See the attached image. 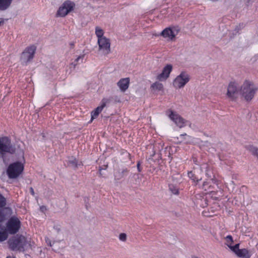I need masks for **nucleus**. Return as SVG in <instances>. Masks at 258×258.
Segmentation results:
<instances>
[{"mask_svg":"<svg viewBox=\"0 0 258 258\" xmlns=\"http://www.w3.org/2000/svg\"><path fill=\"white\" fill-rule=\"evenodd\" d=\"M21 225L20 219L15 215L0 218V242L6 240L9 234L14 235L19 232Z\"/></svg>","mask_w":258,"mask_h":258,"instance_id":"nucleus-1","label":"nucleus"},{"mask_svg":"<svg viewBox=\"0 0 258 258\" xmlns=\"http://www.w3.org/2000/svg\"><path fill=\"white\" fill-rule=\"evenodd\" d=\"M9 248L13 251L24 252L31 247L30 241L22 235L17 234L8 241Z\"/></svg>","mask_w":258,"mask_h":258,"instance_id":"nucleus-2","label":"nucleus"},{"mask_svg":"<svg viewBox=\"0 0 258 258\" xmlns=\"http://www.w3.org/2000/svg\"><path fill=\"white\" fill-rule=\"evenodd\" d=\"M257 90V88L252 82L245 80L240 87V94L246 101H249L254 97Z\"/></svg>","mask_w":258,"mask_h":258,"instance_id":"nucleus-3","label":"nucleus"},{"mask_svg":"<svg viewBox=\"0 0 258 258\" xmlns=\"http://www.w3.org/2000/svg\"><path fill=\"white\" fill-rule=\"evenodd\" d=\"M16 152V148L12 144L11 140L7 137L0 138V158L6 161L5 154L6 153L13 154Z\"/></svg>","mask_w":258,"mask_h":258,"instance_id":"nucleus-4","label":"nucleus"},{"mask_svg":"<svg viewBox=\"0 0 258 258\" xmlns=\"http://www.w3.org/2000/svg\"><path fill=\"white\" fill-rule=\"evenodd\" d=\"M24 170L23 164L20 162L10 164L7 168V174L10 179L17 178Z\"/></svg>","mask_w":258,"mask_h":258,"instance_id":"nucleus-5","label":"nucleus"},{"mask_svg":"<svg viewBox=\"0 0 258 258\" xmlns=\"http://www.w3.org/2000/svg\"><path fill=\"white\" fill-rule=\"evenodd\" d=\"M240 93L239 87L238 84L235 82H231L228 87L226 96L232 101H235L238 98Z\"/></svg>","mask_w":258,"mask_h":258,"instance_id":"nucleus-6","label":"nucleus"},{"mask_svg":"<svg viewBox=\"0 0 258 258\" xmlns=\"http://www.w3.org/2000/svg\"><path fill=\"white\" fill-rule=\"evenodd\" d=\"M189 76L186 72H182L174 79L173 85L176 88H183L189 82Z\"/></svg>","mask_w":258,"mask_h":258,"instance_id":"nucleus-7","label":"nucleus"},{"mask_svg":"<svg viewBox=\"0 0 258 258\" xmlns=\"http://www.w3.org/2000/svg\"><path fill=\"white\" fill-rule=\"evenodd\" d=\"M6 199L0 194V218L13 215V210L10 207H6Z\"/></svg>","mask_w":258,"mask_h":258,"instance_id":"nucleus-8","label":"nucleus"},{"mask_svg":"<svg viewBox=\"0 0 258 258\" xmlns=\"http://www.w3.org/2000/svg\"><path fill=\"white\" fill-rule=\"evenodd\" d=\"M75 4L71 1L65 2L57 11V15L60 17L66 16L69 12L74 10Z\"/></svg>","mask_w":258,"mask_h":258,"instance_id":"nucleus-9","label":"nucleus"},{"mask_svg":"<svg viewBox=\"0 0 258 258\" xmlns=\"http://www.w3.org/2000/svg\"><path fill=\"white\" fill-rule=\"evenodd\" d=\"M99 50L104 55L109 54L110 52V41L109 39L105 38H100L98 40Z\"/></svg>","mask_w":258,"mask_h":258,"instance_id":"nucleus-10","label":"nucleus"},{"mask_svg":"<svg viewBox=\"0 0 258 258\" xmlns=\"http://www.w3.org/2000/svg\"><path fill=\"white\" fill-rule=\"evenodd\" d=\"M36 48V47L34 45L26 48L22 53L21 56L22 61L26 63L31 60L34 57Z\"/></svg>","mask_w":258,"mask_h":258,"instance_id":"nucleus-11","label":"nucleus"},{"mask_svg":"<svg viewBox=\"0 0 258 258\" xmlns=\"http://www.w3.org/2000/svg\"><path fill=\"white\" fill-rule=\"evenodd\" d=\"M167 112H170V114L168 115L169 117L180 128L185 126L187 122V121L184 120L183 118L178 114H175L172 110H169L167 111Z\"/></svg>","mask_w":258,"mask_h":258,"instance_id":"nucleus-12","label":"nucleus"},{"mask_svg":"<svg viewBox=\"0 0 258 258\" xmlns=\"http://www.w3.org/2000/svg\"><path fill=\"white\" fill-rule=\"evenodd\" d=\"M112 100V97L109 98H103L101 101V105L97 107L94 110L91 112V121L97 117L99 113L102 110L107 103H110Z\"/></svg>","mask_w":258,"mask_h":258,"instance_id":"nucleus-13","label":"nucleus"},{"mask_svg":"<svg viewBox=\"0 0 258 258\" xmlns=\"http://www.w3.org/2000/svg\"><path fill=\"white\" fill-rule=\"evenodd\" d=\"M203 172L201 168H195L193 171L188 172V177L194 181L198 182L202 179Z\"/></svg>","mask_w":258,"mask_h":258,"instance_id":"nucleus-14","label":"nucleus"},{"mask_svg":"<svg viewBox=\"0 0 258 258\" xmlns=\"http://www.w3.org/2000/svg\"><path fill=\"white\" fill-rule=\"evenodd\" d=\"M172 66L171 64H167L163 69L162 72L157 76V79L159 81L166 80L169 76L172 71Z\"/></svg>","mask_w":258,"mask_h":258,"instance_id":"nucleus-15","label":"nucleus"},{"mask_svg":"<svg viewBox=\"0 0 258 258\" xmlns=\"http://www.w3.org/2000/svg\"><path fill=\"white\" fill-rule=\"evenodd\" d=\"M117 84L120 91L124 92L129 87L130 79L128 78L121 79Z\"/></svg>","mask_w":258,"mask_h":258,"instance_id":"nucleus-16","label":"nucleus"},{"mask_svg":"<svg viewBox=\"0 0 258 258\" xmlns=\"http://www.w3.org/2000/svg\"><path fill=\"white\" fill-rule=\"evenodd\" d=\"M164 37H168L170 40H172L175 36L174 30L170 28H166L160 34Z\"/></svg>","mask_w":258,"mask_h":258,"instance_id":"nucleus-17","label":"nucleus"},{"mask_svg":"<svg viewBox=\"0 0 258 258\" xmlns=\"http://www.w3.org/2000/svg\"><path fill=\"white\" fill-rule=\"evenodd\" d=\"M191 137L189 136H187L186 134H180L179 137H177L176 139L178 141H177L176 143L180 144L182 141H185V143L186 144H189L190 142V139Z\"/></svg>","mask_w":258,"mask_h":258,"instance_id":"nucleus-18","label":"nucleus"},{"mask_svg":"<svg viewBox=\"0 0 258 258\" xmlns=\"http://www.w3.org/2000/svg\"><path fill=\"white\" fill-rule=\"evenodd\" d=\"M236 255L241 258H250L251 255L249 251L246 248L241 249L240 250H238Z\"/></svg>","mask_w":258,"mask_h":258,"instance_id":"nucleus-19","label":"nucleus"},{"mask_svg":"<svg viewBox=\"0 0 258 258\" xmlns=\"http://www.w3.org/2000/svg\"><path fill=\"white\" fill-rule=\"evenodd\" d=\"M13 0H0V10H7L11 5Z\"/></svg>","mask_w":258,"mask_h":258,"instance_id":"nucleus-20","label":"nucleus"},{"mask_svg":"<svg viewBox=\"0 0 258 258\" xmlns=\"http://www.w3.org/2000/svg\"><path fill=\"white\" fill-rule=\"evenodd\" d=\"M151 89L153 91H162L163 90V86L162 84L156 82L152 84Z\"/></svg>","mask_w":258,"mask_h":258,"instance_id":"nucleus-21","label":"nucleus"},{"mask_svg":"<svg viewBox=\"0 0 258 258\" xmlns=\"http://www.w3.org/2000/svg\"><path fill=\"white\" fill-rule=\"evenodd\" d=\"M78 165H79L78 163L77 160L75 158L71 157L69 158L68 161V166H70L74 168H77Z\"/></svg>","mask_w":258,"mask_h":258,"instance_id":"nucleus-22","label":"nucleus"},{"mask_svg":"<svg viewBox=\"0 0 258 258\" xmlns=\"http://www.w3.org/2000/svg\"><path fill=\"white\" fill-rule=\"evenodd\" d=\"M211 187H213V186L210 185L209 182L207 181H205L202 185V189L207 191V193L213 192V190L210 189Z\"/></svg>","mask_w":258,"mask_h":258,"instance_id":"nucleus-23","label":"nucleus"},{"mask_svg":"<svg viewBox=\"0 0 258 258\" xmlns=\"http://www.w3.org/2000/svg\"><path fill=\"white\" fill-rule=\"evenodd\" d=\"M95 34L98 38V40L100 38L106 37L105 36H103V34H104L103 30L98 27H97L95 29Z\"/></svg>","mask_w":258,"mask_h":258,"instance_id":"nucleus-24","label":"nucleus"},{"mask_svg":"<svg viewBox=\"0 0 258 258\" xmlns=\"http://www.w3.org/2000/svg\"><path fill=\"white\" fill-rule=\"evenodd\" d=\"M196 203L198 204H200L201 206L204 207L207 205V199L204 197H202V199L201 200L200 199L197 198Z\"/></svg>","mask_w":258,"mask_h":258,"instance_id":"nucleus-25","label":"nucleus"},{"mask_svg":"<svg viewBox=\"0 0 258 258\" xmlns=\"http://www.w3.org/2000/svg\"><path fill=\"white\" fill-rule=\"evenodd\" d=\"M248 150L254 156H256L258 158V148L254 147L253 146H249Z\"/></svg>","mask_w":258,"mask_h":258,"instance_id":"nucleus-26","label":"nucleus"},{"mask_svg":"<svg viewBox=\"0 0 258 258\" xmlns=\"http://www.w3.org/2000/svg\"><path fill=\"white\" fill-rule=\"evenodd\" d=\"M210 193L212 194V197L216 200L222 196V190L219 189V190H217L216 191L213 190V192Z\"/></svg>","mask_w":258,"mask_h":258,"instance_id":"nucleus-27","label":"nucleus"},{"mask_svg":"<svg viewBox=\"0 0 258 258\" xmlns=\"http://www.w3.org/2000/svg\"><path fill=\"white\" fill-rule=\"evenodd\" d=\"M169 189L171 191V192L174 195L178 194V188L175 186L173 184H170L169 185Z\"/></svg>","mask_w":258,"mask_h":258,"instance_id":"nucleus-28","label":"nucleus"},{"mask_svg":"<svg viewBox=\"0 0 258 258\" xmlns=\"http://www.w3.org/2000/svg\"><path fill=\"white\" fill-rule=\"evenodd\" d=\"M229 247L233 251L235 254H236L238 252V250H240L241 249L239 248V244L237 243L235 244L234 246H231L229 245H228Z\"/></svg>","mask_w":258,"mask_h":258,"instance_id":"nucleus-29","label":"nucleus"},{"mask_svg":"<svg viewBox=\"0 0 258 258\" xmlns=\"http://www.w3.org/2000/svg\"><path fill=\"white\" fill-rule=\"evenodd\" d=\"M126 234L124 233H121L119 235V239L120 240L125 242L126 240Z\"/></svg>","mask_w":258,"mask_h":258,"instance_id":"nucleus-30","label":"nucleus"},{"mask_svg":"<svg viewBox=\"0 0 258 258\" xmlns=\"http://www.w3.org/2000/svg\"><path fill=\"white\" fill-rule=\"evenodd\" d=\"M114 176L116 179L119 180L123 177V175L120 171H118L115 173Z\"/></svg>","mask_w":258,"mask_h":258,"instance_id":"nucleus-31","label":"nucleus"},{"mask_svg":"<svg viewBox=\"0 0 258 258\" xmlns=\"http://www.w3.org/2000/svg\"><path fill=\"white\" fill-rule=\"evenodd\" d=\"M107 168V165H104L102 166L99 167V173L100 175H101V170H105Z\"/></svg>","mask_w":258,"mask_h":258,"instance_id":"nucleus-32","label":"nucleus"},{"mask_svg":"<svg viewBox=\"0 0 258 258\" xmlns=\"http://www.w3.org/2000/svg\"><path fill=\"white\" fill-rule=\"evenodd\" d=\"M226 240L227 242H230L231 243H232L233 242L232 237L230 235H228L226 237Z\"/></svg>","mask_w":258,"mask_h":258,"instance_id":"nucleus-33","label":"nucleus"},{"mask_svg":"<svg viewBox=\"0 0 258 258\" xmlns=\"http://www.w3.org/2000/svg\"><path fill=\"white\" fill-rule=\"evenodd\" d=\"M140 166H141L140 162L138 161L137 163V165L138 172H141L142 171V168H141Z\"/></svg>","mask_w":258,"mask_h":258,"instance_id":"nucleus-34","label":"nucleus"},{"mask_svg":"<svg viewBox=\"0 0 258 258\" xmlns=\"http://www.w3.org/2000/svg\"><path fill=\"white\" fill-rule=\"evenodd\" d=\"M228 186H229L231 188H234V183L233 182V181H229V182L228 183Z\"/></svg>","mask_w":258,"mask_h":258,"instance_id":"nucleus-35","label":"nucleus"},{"mask_svg":"<svg viewBox=\"0 0 258 258\" xmlns=\"http://www.w3.org/2000/svg\"><path fill=\"white\" fill-rule=\"evenodd\" d=\"M45 241H46V242L47 243V244L48 245H49L50 246H52V244H51V241H50V240L48 238H45Z\"/></svg>","mask_w":258,"mask_h":258,"instance_id":"nucleus-36","label":"nucleus"},{"mask_svg":"<svg viewBox=\"0 0 258 258\" xmlns=\"http://www.w3.org/2000/svg\"><path fill=\"white\" fill-rule=\"evenodd\" d=\"M84 56V55H80L75 60L76 61L78 62L81 58H83Z\"/></svg>","mask_w":258,"mask_h":258,"instance_id":"nucleus-37","label":"nucleus"},{"mask_svg":"<svg viewBox=\"0 0 258 258\" xmlns=\"http://www.w3.org/2000/svg\"><path fill=\"white\" fill-rule=\"evenodd\" d=\"M30 191L31 194L33 196H34V195H35L34 191L33 188L32 187H31L30 188Z\"/></svg>","mask_w":258,"mask_h":258,"instance_id":"nucleus-38","label":"nucleus"},{"mask_svg":"<svg viewBox=\"0 0 258 258\" xmlns=\"http://www.w3.org/2000/svg\"><path fill=\"white\" fill-rule=\"evenodd\" d=\"M128 172V170L127 169H123L120 172L122 173L123 175L124 173H126Z\"/></svg>","mask_w":258,"mask_h":258,"instance_id":"nucleus-39","label":"nucleus"},{"mask_svg":"<svg viewBox=\"0 0 258 258\" xmlns=\"http://www.w3.org/2000/svg\"><path fill=\"white\" fill-rule=\"evenodd\" d=\"M4 23V21L3 18H0V26H2Z\"/></svg>","mask_w":258,"mask_h":258,"instance_id":"nucleus-40","label":"nucleus"},{"mask_svg":"<svg viewBox=\"0 0 258 258\" xmlns=\"http://www.w3.org/2000/svg\"><path fill=\"white\" fill-rule=\"evenodd\" d=\"M193 161H194L196 164H197V158H194H194H193Z\"/></svg>","mask_w":258,"mask_h":258,"instance_id":"nucleus-41","label":"nucleus"},{"mask_svg":"<svg viewBox=\"0 0 258 258\" xmlns=\"http://www.w3.org/2000/svg\"><path fill=\"white\" fill-rule=\"evenodd\" d=\"M213 186V187H211L210 189L212 190H214V189H215V187H214V186Z\"/></svg>","mask_w":258,"mask_h":258,"instance_id":"nucleus-42","label":"nucleus"},{"mask_svg":"<svg viewBox=\"0 0 258 258\" xmlns=\"http://www.w3.org/2000/svg\"><path fill=\"white\" fill-rule=\"evenodd\" d=\"M155 151H154L153 154L151 155V156H154L155 155Z\"/></svg>","mask_w":258,"mask_h":258,"instance_id":"nucleus-43","label":"nucleus"},{"mask_svg":"<svg viewBox=\"0 0 258 258\" xmlns=\"http://www.w3.org/2000/svg\"><path fill=\"white\" fill-rule=\"evenodd\" d=\"M153 35H155V36H158L159 35H157V34H153Z\"/></svg>","mask_w":258,"mask_h":258,"instance_id":"nucleus-44","label":"nucleus"}]
</instances>
